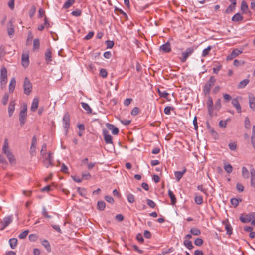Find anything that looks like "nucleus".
<instances>
[{
  "label": "nucleus",
  "instance_id": "5701e85b",
  "mask_svg": "<svg viewBox=\"0 0 255 255\" xmlns=\"http://www.w3.org/2000/svg\"><path fill=\"white\" fill-rule=\"evenodd\" d=\"M16 85V80L15 78H12L10 82L9 85V92L12 93L14 91Z\"/></svg>",
  "mask_w": 255,
  "mask_h": 255
},
{
  "label": "nucleus",
  "instance_id": "5fc2aeb1",
  "mask_svg": "<svg viewBox=\"0 0 255 255\" xmlns=\"http://www.w3.org/2000/svg\"><path fill=\"white\" fill-rule=\"evenodd\" d=\"M99 75H100V76H101L102 77H103L104 78L107 77V72L106 70L105 69H101L100 70Z\"/></svg>",
  "mask_w": 255,
  "mask_h": 255
},
{
  "label": "nucleus",
  "instance_id": "4be33fe9",
  "mask_svg": "<svg viewBox=\"0 0 255 255\" xmlns=\"http://www.w3.org/2000/svg\"><path fill=\"white\" fill-rule=\"evenodd\" d=\"M186 172V169L184 168L182 171H176L174 173V175L176 178V179L177 181H179L183 177L184 174Z\"/></svg>",
  "mask_w": 255,
  "mask_h": 255
},
{
  "label": "nucleus",
  "instance_id": "b1692460",
  "mask_svg": "<svg viewBox=\"0 0 255 255\" xmlns=\"http://www.w3.org/2000/svg\"><path fill=\"white\" fill-rule=\"evenodd\" d=\"M168 195L171 199V204L175 205L176 203V198L173 192L170 190H168Z\"/></svg>",
  "mask_w": 255,
  "mask_h": 255
},
{
  "label": "nucleus",
  "instance_id": "774afa93",
  "mask_svg": "<svg viewBox=\"0 0 255 255\" xmlns=\"http://www.w3.org/2000/svg\"><path fill=\"white\" fill-rule=\"evenodd\" d=\"M228 146H229L230 149L232 151H234V150H236V147H237L236 144L234 142L230 143L229 144Z\"/></svg>",
  "mask_w": 255,
  "mask_h": 255
},
{
  "label": "nucleus",
  "instance_id": "9b49d317",
  "mask_svg": "<svg viewBox=\"0 0 255 255\" xmlns=\"http://www.w3.org/2000/svg\"><path fill=\"white\" fill-rule=\"evenodd\" d=\"M207 106L208 108V111L209 113V114L210 116H212L213 113V99L212 98L209 96L208 97V100L207 101Z\"/></svg>",
  "mask_w": 255,
  "mask_h": 255
},
{
  "label": "nucleus",
  "instance_id": "a211bd4d",
  "mask_svg": "<svg viewBox=\"0 0 255 255\" xmlns=\"http://www.w3.org/2000/svg\"><path fill=\"white\" fill-rule=\"evenodd\" d=\"M39 104V99L38 98L35 97L33 99V101L31 104V106L30 107L31 111L32 112H35L37 109Z\"/></svg>",
  "mask_w": 255,
  "mask_h": 255
},
{
  "label": "nucleus",
  "instance_id": "e2e57ef3",
  "mask_svg": "<svg viewBox=\"0 0 255 255\" xmlns=\"http://www.w3.org/2000/svg\"><path fill=\"white\" fill-rule=\"evenodd\" d=\"M78 193L82 196H84L85 195V189L78 187L77 189Z\"/></svg>",
  "mask_w": 255,
  "mask_h": 255
},
{
  "label": "nucleus",
  "instance_id": "680f3d73",
  "mask_svg": "<svg viewBox=\"0 0 255 255\" xmlns=\"http://www.w3.org/2000/svg\"><path fill=\"white\" fill-rule=\"evenodd\" d=\"M106 44L107 46V48H112L114 45V42L113 41L107 40L106 41Z\"/></svg>",
  "mask_w": 255,
  "mask_h": 255
},
{
  "label": "nucleus",
  "instance_id": "13d9d810",
  "mask_svg": "<svg viewBox=\"0 0 255 255\" xmlns=\"http://www.w3.org/2000/svg\"><path fill=\"white\" fill-rule=\"evenodd\" d=\"M236 189L239 192H241L244 191V187L242 184L238 183L236 184Z\"/></svg>",
  "mask_w": 255,
  "mask_h": 255
},
{
  "label": "nucleus",
  "instance_id": "8fccbe9b",
  "mask_svg": "<svg viewBox=\"0 0 255 255\" xmlns=\"http://www.w3.org/2000/svg\"><path fill=\"white\" fill-rule=\"evenodd\" d=\"M195 202L198 205H200L203 203V197L201 196H196L195 197Z\"/></svg>",
  "mask_w": 255,
  "mask_h": 255
},
{
  "label": "nucleus",
  "instance_id": "864d4df0",
  "mask_svg": "<svg viewBox=\"0 0 255 255\" xmlns=\"http://www.w3.org/2000/svg\"><path fill=\"white\" fill-rule=\"evenodd\" d=\"M244 123L245 128L247 129H250L251 127V124L248 117L245 118Z\"/></svg>",
  "mask_w": 255,
  "mask_h": 255
},
{
  "label": "nucleus",
  "instance_id": "a19ab883",
  "mask_svg": "<svg viewBox=\"0 0 255 255\" xmlns=\"http://www.w3.org/2000/svg\"><path fill=\"white\" fill-rule=\"evenodd\" d=\"M158 93L159 95L165 99H167V97L169 95V93L165 91H162L159 89H158Z\"/></svg>",
  "mask_w": 255,
  "mask_h": 255
},
{
  "label": "nucleus",
  "instance_id": "f8f14e48",
  "mask_svg": "<svg viewBox=\"0 0 255 255\" xmlns=\"http://www.w3.org/2000/svg\"><path fill=\"white\" fill-rule=\"evenodd\" d=\"M29 56L28 53H24L22 55V65L24 68H27L29 64Z\"/></svg>",
  "mask_w": 255,
  "mask_h": 255
},
{
  "label": "nucleus",
  "instance_id": "3c124183",
  "mask_svg": "<svg viewBox=\"0 0 255 255\" xmlns=\"http://www.w3.org/2000/svg\"><path fill=\"white\" fill-rule=\"evenodd\" d=\"M28 233L29 231L28 230L24 231L18 235L19 238L21 239L25 238L27 236Z\"/></svg>",
  "mask_w": 255,
  "mask_h": 255
},
{
  "label": "nucleus",
  "instance_id": "603ef678",
  "mask_svg": "<svg viewBox=\"0 0 255 255\" xmlns=\"http://www.w3.org/2000/svg\"><path fill=\"white\" fill-rule=\"evenodd\" d=\"M194 244L197 246H201L203 244V240L201 238H197L195 240Z\"/></svg>",
  "mask_w": 255,
  "mask_h": 255
},
{
  "label": "nucleus",
  "instance_id": "dca6fc26",
  "mask_svg": "<svg viewBox=\"0 0 255 255\" xmlns=\"http://www.w3.org/2000/svg\"><path fill=\"white\" fill-rule=\"evenodd\" d=\"M232 104L236 109L238 113H241V107L237 98H234L232 100Z\"/></svg>",
  "mask_w": 255,
  "mask_h": 255
},
{
  "label": "nucleus",
  "instance_id": "58836bf2",
  "mask_svg": "<svg viewBox=\"0 0 255 255\" xmlns=\"http://www.w3.org/2000/svg\"><path fill=\"white\" fill-rule=\"evenodd\" d=\"M242 51L238 49H234L231 54V58H234L242 53Z\"/></svg>",
  "mask_w": 255,
  "mask_h": 255
},
{
  "label": "nucleus",
  "instance_id": "0e129e2a",
  "mask_svg": "<svg viewBox=\"0 0 255 255\" xmlns=\"http://www.w3.org/2000/svg\"><path fill=\"white\" fill-rule=\"evenodd\" d=\"M225 228L227 231V233L229 235H231L232 233V229L230 224H227L225 226Z\"/></svg>",
  "mask_w": 255,
  "mask_h": 255
},
{
  "label": "nucleus",
  "instance_id": "4468645a",
  "mask_svg": "<svg viewBox=\"0 0 255 255\" xmlns=\"http://www.w3.org/2000/svg\"><path fill=\"white\" fill-rule=\"evenodd\" d=\"M2 152L4 153L6 155L8 154L9 153H11V150L9 148V144L7 139H5L2 147Z\"/></svg>",
  "mask_w": 255,
  "mask_h": 255
},
{
  "label": "nucleus",
  "instance_id": "39448f33",
  "mask_svg": "<svg viewBox=\"0 0 255 255\" xmlns=\"http://www.w3.org/2000/svg\"><path fill=\"white\" fill-rule=\"evenodd\" d=\"M53 153L49 152L48 155L44 157V158L43 160V163L44 166L45 167L48 168L50 166H53Z\"/></svg>",
  "mask_w": 255,
  "mask_h": 255
},
{
  "label": "nucleus",
  "instance_id": "e433bc0d",
  "mask_svg": "<svg viewBox=\"0 0 255 255\" xmlns=\"http://www.w3.org/2000/svg\"><path fill=\"white\" fill-rule=\"evenodd\" d=\"M224 169L228 173H231L233 171V168L230 164H224Z\"/></svg>",
  "mask_w": 255,
  "mask_h": 255
},
{
  "label": "nucleus",
  "instance_id": "2eb2a0df",
  "mask_svg": "<svg viewBox=\"0 0 255 255\" xmlns=\"http://www.w3.org/2000/svg\"><path fill=\"white\" fill-rule=\"evenodd\" d=\"M106 127L109 130H111L113 134L117 135L119 133V129L114 125L110 123H107Z\"/></svg>",
  "mask_w": 255,
  "mask_h": 255
},
{
  "label": "nucleus",
  "instance_id": "9d476101",
  "mask_svg": "<svg viewBox=\"0 0 255 255\" xmlns=\"http://www.w3.org/2000/svg\"><path fill=\"white\" fill-rule=\"evenodd\" d=\"M103 135L106 144H113L112 137L109 134V131L107 129H103Z\"/></svg>",
  "mask_w": 255,
  "mask_h": 255
},
{
  "label": "nucleus",
  "instance_id": "6e6552de",
  "mask_svg": "<svg viewBox=\"0 0 255 255\" xmlns=\"http://www.w3.org/2000/svg\"><path fill=\"white\" fill-rule=\"evenodd\" d=\"M24 93L26 95H29L32 89V84L29 80L25 77L23 83Z\"/></svg>",
  "mask_w": 255,
  "mask_h": 255
},
{
  "label": "nucleus",
  "instance_id": "ddd939ff",
  "mask_svg": "<svg viewBox=\"0 0 255 255\" xmlns=\"http://www.w3.org/2000/svg\"><path fill=\"white\" fill-rule=\"evenodd\" d=\"M159 50L163 53H169L171 51L170 43L169 42L162 44L159 47Z\"/></svg>",
  "mask_w": 255,
  "mask_h": 255
},
{
  "label": "nucleus",
  "instance_id": "a878e982",
  "mask_svg": "<svg viewBox=\"0 0 255 255\" xmlns=\"http://www.w3.org/2000/svg\"><path fill=\"white\" fill-rule=\"evenodd\" d=\"M81 104L82 108L87 112L88 114H91L92 113V109L88 104L84 102H81Z\"/></svg>",
  "mask_w": 255,
  "mask_h": 255
},
{
  "label": "nucleus",
  "instance_id": "79ce46f5",
  "mask_svg": "<svg viewBox=\"0 0 255 255\" xmlns=\"http://www.w3.org/2000/svg\"><path fill=\"white\" fill-rule=\"evenodd\" d=\"M40 46L39 40L38 38H36L33 41V49L34 50L38 49Z\"/></svg>",
  "mask_w": 255,
  "mask_h": 255
},
{
  "label": "nucleus",
  "instance_id": "6e6d98bb",
  "mask_svg": "<svg viewBox=\"0 0 255 255\" xmlns=\"http://www.w3.org/2000/svg\"><path fill=\"white\" fill-rule=\"evenodd\" d=\"M223 98L225 102H229L232 99V97L229 94L226 93L223 94Z\"/></svg>",
  "mask_w": 255,
  "mask_h": 255
},
{
  "label": "nucleus",
  "instance_id": "20e7f679",
  "mask_svg": "<svg viewBox=\"0 0 255 255\" xmlns=\"http://www.w3.org/2000/svg\"><path fill=\"white\" fill-rule=\"evenodd\" d=\"M23 109L20 111L19 113V120L21 126H23L26 122L27 118V105L24 104L23 105Z\"/></svg>",
  "mask_w": 255,
  "mask_h": 255
},
{
  "label": "nucleus",
  "instance_id": "bb28decb",
  "mask_svg": "<svg viewBox=\"0 0 255 255\" xmlns=\"http://www.w3.org/2000/svg\"><path fill=\"white\" fill-rule=\"evenodd\" d=\"M17 239L16 238H11L9 240V243L10 247L14 249L17 246Z\"/></svg>",
  "mask_w": 255,
  "mask_h": 255
},
{
  "label": "nucleus",
  "instance_id": "f704fd0d",
  "mask_svg": "<svg viewBox=\"0 0 255 255\" xmlns=\"http://www.w3.org/2000/svg\"><path fill=\"white\" fill-rule=\"evenodd\" d=\"M91 175L88 171H84L82 173V180H89L91 178Z\"/></svg>",
  "mask_w": 255,
  "mask_h": 255
},
{
  "label": "nucleus",
  "instance_id": "4c0bfd02",
  "mask_svg": "<svg viewBox=\"0 0 255 255\" xmlns=\"http://www.w3.org/2000/svg\"><path fill=\"white\" fill-rule=\"evenodd\" d=\"M75 0H67L63 5V7L65 9L69 8L74 3Z\"/></svg>",
  "mask_w": 255,
  "mask_h": 255
},
{
  "label": "nucleus",
  "instance_id": "423d86ee",
  "mask_svg": "<svg viewBox=\"0 0 255 255\" xmlns=\"http://www.w3.org/2000/svg\"><path fill=\"white\" fill-rule=\"evenodd\" d=\"M13 220L12 215L8 216L3 218V220L0 222V230H4L8 226Z\"/></svg>",
  "mask_w": 255,
  "mask_h": 255
},
{
  "label": "nucleus",
  "instance_id": "f03ea898",
  "mask_svg": "<svg viewBox=\"0 0 255 255\" xmlns=\"http://www.w3.org/2000/svg\"><path fill=\"white\" fill-rule=\"evenodd\" d=\"M7 82V71L5 67H2L0 70V84L2 89L5 87Z\"/></svg>",
  "mask_w": 255,
  "mask_h": 255
},
{
  "label": "nucleus",
  "instance_id": "f257e3e1",
  "mask_svg": "<svg viewBox=\"0 0 255 255\" xmlns=\"http://www.w3.org/2000/svg\"><path fill=\"white\" fill-rule=\"evenodd\" d=\"M216 79L214 76H211L209 80L206 83L203 88V93L205 95H209L211 88L215 83Z\"/></svg>",
  "mask_w": 255,
  "mask_h": 255
},
{
  "label": "nucleus",
  "instance_id": "09e8293b",
  "mask_svg": "<svg viewBox=\"0 0 255 255\" xmlns=\"http://www.w3.org/2000/svg\"><path fill=\"white\" fill-rule=\"evenodd\" d=\"M9 23H10V27L8 28L7 32H8V34L9 35L12 36L14 34V27H13L11 21L9 22Z\"/></svg>",
  "mask_w": 255,
  "mask_h": 255
},
{
  "label": "nucleus",
  "instance_id": "c9c22d12",
  "mask_svg": "<svg viewBox=\"0 0 255 255\" xmlns=\"http://www.w3.org/2000/svg\"><path fill=\"white\" fill-rule=\"evenodd\" d=\"M212 49L211 46H208L207 48L204 49L202 53V56L203 57H206L210 51Z\"/></svg>",
  "mask_w": 255,
  "mask_h": 255
},
{
  "label": "nucleus",
  "instance_id": "0eeeda50",
  "mask_svg": "<svg viewBox=\"0 0 255 255\" xmlns=\"http://www.w3.org/2000/svg\"><path fill=\"white\" fill-rule=\"evenodd\" d=\"M63 127L65 130V134H67L70 127V116L67 113L64 114L63 118Z\"/></svg>",
  "mask_w": 255,
  "mask_h": 255
},
{
  "label": "nucleus",
  "instance_id": "338daca9",
  "mask_svg": "<svg viewBox=\"0 0 255 255\" xmlns=\"http://www.w3.org/2000/svg\"><path fill=\"white\" fill-rule=\"evenodd\" d=\"M227 124V120L223 121L221 120L219 123V125L220 127L222 128H225L226 127Z\"/></svg>",
  "mask_w": 255,
  "mask_h": 255
},
{
  "label": "nucleus",
  "instance_id": "49530a36",
  "mask_svg": "<svg viewBox=\"0 0 255 255\" xmlns=\"http://www.w3.org/2000/svg\"><path fill=\"white\" fill-rule=\"evenodd\" d=\"M36 7L34 5H33L31 6L30 9L29 11V15L30 18H32L33 17V16L35 14V13L36 12Z\"/></svg>",
  "mask_w": 255,
  "mask_h": 255
},
{
  "label": "nucleus",
  "instance_id": "c756f323",
  "mask_svg": "<svg viewBox=\"0 0 255 255\" xmlns=\"http://www.w3.org/2000/svg\"><path fill=\"white\" fill-rule=\"evenodd\" d=\"M183 244L189 250H191L194 248L192 242L190 240H184L183 242Z\"/></svg>",
  "mask_w": 255,
  "mask_h": 255
},
{
  "label": "nucleus",
  "instance_id": "bf43d9fd",
  "mask_svg": "<svg viewBox=\"0 0 255 255\" xmlns=\"http://www.w3.org/2000/svg\"><path fill=\"white\" fill-rule=\"evenodd\" d=\"M147 203L149 207H150L151 208H154L156 206V204L152 200L147 199Z\"/></svg>",
  "mask_w": 255,
  "mask_h": 255
},
{
  "label": "nucleus",
  "instance_id": "2f4dec72",
  "mask_svg": "<svg viewBox=\"0 0 255 255\" xmlns=\"http://www.w3.org/2000/svg\"><path fill=\"white\" fill-rule=\"evenodd\" d=\"M242 175L245 179H248L249 177V172L248 170L245 167L242 169Z\"/></svg>",
  "mask_w": 255,
  "mask_h": 255
},
{
  "label": "nucleus",
  "instance_id": "69168bd1",
  "mask_svg": "<svg viewBox=\"0 0 255 255\" xmlns=\"http://www.w3.org/2000/svg\"><path fill=\"white\" fill-rule=\"evenodd\" d=\"M173 109V107L170 106H166L164 110V112L166 115H170L171 114V110Z\"/></svg>",
  "mask_w": 255,
  "mask_h": 255
},
{
  "label": "nucleus",
  "instance_id": "72a5a7b5",
  "mask_svg": "<svg viewBox=\"0 0 255 255\" xmlns=\"http://www.w3.org/2000/svg\"><path fill=\"white\" fill-rule=\"evenodd\" d=\"M191 234L194 236H199L201 234V231L197 228H192L190 231Z\"/></svg>",
  "mask_w": 255,
  "mask_h": 255
},
{
  "label": "nucleus",
  "instance_id": "473e14b6",
  "mask_svg": "<svg viewBox=\"0 0 255 255\" xmlns=\"http://www.w3.org/2000/svg\"><path fill=\"white\" fill-rule=\"evenodd\" d=\"M236 3H232L226 9V13H229L235 9Z\"/></svg>",
  "mask_w": 255,
  "mask_h": 255
},
{
  "label": "nucleus",
  "instance_id": "37998d69",
  "mask_svg": "<svg viewBox=\"0 0 255 255\" xmlns=\"http://www.w3.org/2000/svg\"><path fill=\"white\" fill-rule=\"evenodd\" d=\"M127 197L129 203H132L135 201L134 196L132 194L129 193L128 194Z\"/></svg>",
  "mask_w": 255,
  "mask_h": 255
},
{
  "label": "nucleus",
  "instance_id": "4d7b16f0",
  "mask_svg": "<svg viewBox=\"0 0 255 255\" xmlns=\"http://www.w3.org/2000/svg\"><path fill=\"white\" fill-rule=\"evenodd\" d=\"M239 200L237 198H232L231 199V203L235 207H236L239 205Z\"/></svg>",
  "mask_w": 255,
  "mask_h": 255
},
{
  "label": "nucleus",
  "instance_id": "cd10ccee",
  "mask_svg": "<svg viewBox=\"0 0 255 255\" xmlns=\"http://www.w3.org/2000/svg\"><path fill=\"white\" fill-rule=\"evenodd\" d=\"M249 80L248 79H245L241 81L239 83V85H238V88H239V89L244 88L249 83Z\"/></svg>",
  "mask_w": 255,
  "mask_h": 255
},
{
  "label": "nucleus",
  "instance_id": "1a4fd4ad",
  "mask_svg": "<svg viewBox=\"0 0 255 255\" xmlns=\"http://www.w3.org/2000/svg\"><path fill=\"white\" fill-rule=\"evenodd\" d=\"M255 218V213L251 212L249 214L246 215L244 216H242L240 217V220L243 223H248L250 221L252 222V220Z\"/></svg>",
  "mask_w": 255,
  "mask_h": 255
},
{
  "label": "nucleus",
  "instance_id": "a18cd8bd",
  "mask_svg": "<svg viewBox=\"0 0 255 255\" xmlns=\"http://www.w3.org/2000/svg\"><path fill=\"white\" fill-rule=\"evenodd\" d=\"M248 8V6L245 1H242L241 6V10L243 12H245Z\"/></svg>",
  "mask_w": 255,
  "mask_h": 255
},
{
  "label": "nucleus",
  "instance_id": "052dcab7",
  "mask_svg": "<svg viewBox=\"0 0 255 255\" xmlns=\"http://www.w3.org/2000/svg\"><path fill=\"white\" fill-rule=\"evenodd\" d=\"M81 10L78 9H77L76 10L73 11L71 13L72 15L75 16H79L81 15Z\"/></svg>",
  "mask_w": 255,
  "mask_h": 255
},
{
  "label": "nucleus",
  "instance_id": "f3484780",
  "mask_svg": "<svg viewBox=\"0 0 255 255\" xmlns=\"http://www.w3.org/2000/svg\"><path fill=\"white\" fill-rule=\"evenodd\" d=\"M45 59L47 64H50L52 61V52L50 49H47L45 53Z\"/></svg>",
  "mask_w": 255,
  "mask_h": 255
},
{
  "label": "nucleus",
  "instance_id": "393cba45",
  "mask_svg": "<svg viewBox=\"0 0 255 255\" xmlns=\"http://www.w3.org/2000/svg\"><path fill=\"white\" fill-rule=\"evenodd\" d=\"M243 19V17L241 14L238 13L235 14L232 18V20L234 22L241 21Z\"/></svg>",
  "mask_w": 255,
  "mask_h": 255
},
{
  "label": "nucleus",
  "instance_id": "ea45409f",
  "mask_svg": "<svg viewBox=\"0 0 255 255\" xmlns=\"http://www.w3.org/2000/svg\"><path fill=\"white\" fill-rule=\"evenodd\" d=\"M7 158H8L9 162L11 164H13L15 162L14 156L13 154V153L11 152L10 153H9L8 154L6 155Z\"/></svg>",
  "mask_w": 255,
  "mask_h": 255
},
{
  "label": "nucleus",
  "instance_id": "c03bdc74",
  "mask_svg": "<svg viewBox=\"0 0 255 255\" xmlns=\"http://www.w3.org/2000/svg\"><path fill=\"white\" fill-rule=\"evenodd\" d=\"M9 98V95L8 93H4V95L3 96L2 99V103L4 105H6L7 103L8 100Z\"/></svg>",
  "mask_w": 255,
  "mask_h": 255
},
{
  "label": "nucleus",
  "instance_id": "7c9ffc66",
  "mask_svg": "<svg viewBox=\"0 0 255 255\" xmlns=\"http://www.w3.org/2000/svg\"><path fill=\"white\" fill-rule=\"evenodd\" d=\"M106 206V204L103 201H99L97 203V209L100 211H103Z\"/></svg>",
  "mask_w": 255,
  "mask_h": 255
},
{
  "label": "nucleus",
  "instance_id": "c85d7f7f",
  "mask_svg": "<svg viewBox=\"0 0 255 255\" xmlns=\"http://www.w3.org/2000/svg\"><path fill=\"white\" fill-rule=\"evenodd\" d=\"M42 245L45 248L48 252H50L51 250L50 245L47 240H44L41 242Z\"/></svg>",
  "mask_w": 255,
  "mask_h": 255
},
{
  "label": "nucleus",
  "instance_id": "aec40b11",
  "mask_svg": "<svg viewBox=\"0 0 255 255\" xmlns=\"http://www.w3.org/2000/svg\"><path fill=\"white\" fill-rule=\"evenodd\" d=\"M249 105L251 109L255 110V97L252 94L249 95Z\"/></svg>",
  "mask_w": 255,
  "mask_h": 255
},
{
  "label": "nucleus",
  "instance_id": "7ed1b4c3",
  "mask_svg": "<svg viewBox=\"0 0 255 255\" xmlns=\"http://www.w3.org/2000/svg\"><path fill=\"white\" fill-rule=\"evenodd\" d=\"M195 48L193 47H188L186 50L181 53V56L179 58L182 63H184L194 51Z\"/></svg>",
  "mask_w": 255,
  "mask_h": 255
},
{
  "label": "nucleus",
  "instance_id": "6ab92c4d",
  "mask_svg": "<svg viewBox=\"0 0 255 255\" xmlns=\"http://www.w3.org/2000/svg\"><path fill=\"white\" fill-rule=\"evenodd\" d=\"M15 102L14 101L12 100L10 102L8 111L9 117L12 116L15 110Z\"/></svg>",
  "mask_w": 255,
  "mask_h": 255
},
{
  "label": "nucleus",
  "instance_id": "412c9836",
  "mask_svg": "<svg viewBox=\"0 0 255 255\" xmlns=\"http://www.w3.org/2000/svg\"><path fill=\"white\" fill-rule=\"evenodd\" d=\"M251 174V185L255 187V170L254 168L250 169Z\"/></svg>",
  "mask_w": 255,
  "mask_h": 255
},
{
  "label": "nucleus",
  "instance_id": "de8ad7c7",
  "mask_svg": "<svg viewBox=\"0 0 255 255\" xmlns=\"http://www.w3.org/2000/svg\"><path fill=\"white\" fill-rule=\"evenodd\" d=\"M221 106H221V99H218L216 100V101L215 102V109L216 110L219 111L221 109Z\"/></svg>",
  "mask_w": 255,
  "mask_h": 255
}]
</instances>
